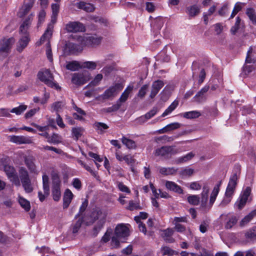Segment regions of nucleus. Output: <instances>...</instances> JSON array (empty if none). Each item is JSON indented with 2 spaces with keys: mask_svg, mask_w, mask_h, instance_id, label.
<instances>
[{
  "mask_svg": "<svg viewBox=\"0 0 256 256\" xmlns=\"http://www.w3.org/2000/svg\"><path fill=\"white\" fill-rule=\"evenodd\" d=\"M106 212L99 208L93 209L88 218H90V223L93 224L98 220L96 224L93 228L94 235L96 236L103 227L106 221Z\"/></svg>",
  "mask_w": 256,
  "mask_h": 256,
  "instance_id": "nucleus-1",
  "label": "nucleus"
},
{
  "mask_svg": "<svg viewBox=\"0 0 256 256\" xmlns=\"http://www.w3.org/2000/svg\"><path fill=\"white\" fill-rule=\"evenodd\" d=\"M38 78L41 82H44L49 87L56 90L60 88L58 84L55 82L52 74L48 69L38 72Z\"/></svg>",
  "mask_w": 256,
  "mask_h": 256,
  "instance_id": "nucleus-2",
  "label": "nucleus"
},
{
  "mask_svg": "<svg viewBox=\"0 0 256 256\" xmlns=\"http://www.w3.org/2000/svg\"><path fill=\"white\" fill-rule=\"evenodd\" d=\"M52 194L55 201H58L60 198V180L58 174L54 172L52 173Z\"/></svg>",
  "mask_w": 256,
  "mask_h": 256,
  "instance_id": "nucleus-3",
  "label": "nucleus"
},
{
  "mask_svg": "<svg viewBox=\"0 0 256 256\" xmlns=\"http://www.w3.org/2000/svg\"><path fill=\"white\" fill-rule=\"evenodd\" d=\"M52 29L53 26L50 25H49L46 30L43 34V35L41 36L40 39L41 42H44V41L46 40L48 41L46 44V54L48 59L50 62H52L53 61L52 52L50 42V38L52 36Z\"/></svg>",
  "mask_w": 256,
  "mask_h": 256,
  "instance_id": "nucleus-4",
  "label": "nucleus"
},
{
  "mask_svg": "<svg viewBox=\"0 0 256 256\" xmlns=\"http://www.w3.org/2000/svg\"><path fill=\"white\" fill-rule=\"evenodd\" d=\"M178 152V150L174 146H163L156 150V156H160L165 159L170 158L172 155Z\"/></svg>",
  "mask_w": 256,
  "mask_h": 256,
  "instance_id": "nucleus-5",
  "label": "nucleus"
},
{
  "mask_svg": "<svg viewBox=\"0 0 256 256\" xmlns=\"http://www.w3.org/2000/svg\"><path fill=\"white\" fill-rule=\"evenodd\" d=\"M16 42L14 38L5 36L0 40V54H8Z\"/></svg>",
  "mask_w": 256,
  "mask_h": 256,
  "instance_id": "nucleus-6",
  "label": "nucleus"
},
{
  "mask_svg": "<svg viewBox=\"0 0 256 256\" xmlns=\"http://www.w3.org/2000/svg\"><path fill=\"white\" fill-rule=\"evenodd\" d=\"M78 41L80 42L82 45L87 46H94L98 45L101 42L100 37L90 36H78Z\"/></svg>",
  "mask_w": 256,
  "mask_h": 256,
  "instance_id": "nucleus-7",
  "label": "nucleus"
},
{
  "mask_svg": "<svg viewBox=\"0 0 256 256\" xmlns=\"http://www.w3.org/2000/svg\"><path fill=\"white\" fill-rule=\"evenodd\" d=\"M4 171L10 180L16 186H19L20 185V179L17 175L16 172L13 166L9 165H6L4 166Z\"/></svg>",
  "mask_w": 256,
  "mask_h": 256,
  "instance_id": "nucleus-8",
  "label": "nucleus"
},
{
  "mask_svg": "<svg viewBox=\"0 0 256 256\" xmlns=\"http://www.w3.org/2000/svg\"><path fill=\"white\" fill-rule=\"evenodd\" d=\"M251 192V188L248 186L242 192L238 199L235 203V206L239 210H242L246 205L248 200V196Z\"/></svg>",
  "mask_w": 256,
  "mask_h": 256,
  "instance_id": "nucleus-9",
  "label": "nucleus"
},
{
  "mask_svg": "<svg viewBox=\"0 0 256 256\" xmlns=\"http://www.w3.org/2000/svg\"><path fill=\"white\" fill-rule=\"evenodd\" d=\"M79 42L80 44L70 42L66 43L64 48V54L68 56L82 51L84 46L82 45L80 42Z\"/></svg>",
  "mask_w": 256,
  "mask_h": 256,
  "instance_id": "nucleus-10",
  "label": "nucleus"
},
{
  "mask_svg": "<svg viewBox=\"0 0 256 256\" xmlns=\"http://www.w3.org/2000/svg\"><path fill=\"white\" fill-rule=\"evenodd\" d=\"M90 80L89 76L84 73H74L72 81L76 85L81 86Z\"/></svg>",
  "mask_w": 256,
  "mask_h": 256,
  "instance_id": "nucleus-11",
  "label": "nucleus"
},
{
  "mask_svg": "<svg viewBox=\"0 0 256 256\" xmlns=\"http://www.w3.org/2000/svg\"><path fill=\"white\" fill-rule=\"evenodd\" d=\"M66 28L70 32H82L85 30L84 24L80 22H70L66 25Z\"/></svg>",
  "mask_w": 256,
  "mask_h": 256,
  "instance_id": "nucleus-12",
  "label": "nucleus"
},
{
  "mask_svg": "<svg viewBox=\"0 0 256 256\" xmlns=\"http://www.w3.org/2000/svg\"><path fill=\"white\" fill-rule=\"evenodd\" d=\"M120 88L119 84L110 87L104 93L100 96L102 100H108L114 97L116 95L117 91Z\"/></svg>",
  "mask_w": 256,
  "mask_h": 256,
  "instance_id": "nucleus-13",
  "label": "nucleus"
},
{
  "mask_svg": "<svg viewBox=\"0 0 256 256\" xmlns=\"http://www.w3.org/2000/svg\"><path fill=\"white\" fill-rule=\"evenodd\" d=\"M114 234L120 238L128 237L129 235L128 228L124 224H119L115 228Z\"/></svg>",
  "mask_w": 256,
  "mask_h": 256,
  "instance_id": "nucleus-14",
  "label": "nucleus"
},
{
  "mask_svg": "<svg viewBox=\"0 0 256 256\" xmlns=\"http://www.w3.org/2000/svg\"><path fill=\"white\" fill-rule=\"evenodd\" d=\"M210 88L209 86H205L202 88L193 98V100L197 103H202L206 100V94Z\"/></svg>",
  "mask_w": 256,
  "mask_h": 256,
  "instance_id": "nucleus-15",
  "label": "nucleus"
},
{
  "mask_svg": "<svg viewBox=\"0 0 256 256\" xmlns=\"http://www.w3.org/2000/svg\"><path fill=\"white\" fill-rule=\"evenodd\" d=\"M24 163L30 173L38 174V172L36 170V167L34 164L35 158L32 156H25Z\"/></svg>",
  "mask_w": 256,
  "mask_h": 256,
  "instance_id": "nucleus-16",
  "label": "nucleus"
},
{
  "mask_svg": "<svg viewBox=\"0 0 256 256\" xmlns=\"http://www.w3.org/2000/svg\"><path fill=\"white\" fill-rule=\"evenodd\" d=\"M164 85V82L161 80H157L153 82L150 95V98H154Z\"/></svg>",
  "mask_w": 256,
  "mask_h": 256,
  "instance_id": "nucleus-17",
  "label": "nucleus"
},
{
  "mask_svg": "<svg viewBox=\"0 0 256 256\" xmlns=\"http://www.w3.org/2000/svg\"><path fill=\"white\" fill-rule=\"evenodd\" d=\"M10 140L16 144H29L32 142V140L28 137L23 136H10Z\"/></svg>",
  "mask_w": 256,
  "mask_h": 256,
  "instance_id": "nucleus-18",
  "label": "nucleus"
},
{
  "mask_svg": "<svg viewBox=\"0 0 256 256\" xmlns=\"http://www.w3.org/2000/svg\"><path fill=\"white\" fill-rule=\"evenodd\" d=\"M32 16L33 14H31L20 25V32L22 34H23V36H28V30L31 24Z\"/></svg>",
  "mask_w": 256,
  "mask_h": 256,
  "instance_id": "nucleus-19",
  "label": "nucleus"
},
{
  "mask_svg": "<svg viewBox=\"0 0 256 256\" xmlns=\"http://www.w3.org/2000/svg\"><path fill=\"white\" fill-rule=\"evenodd\" d=\"M162 232V237L166 242L173 243L175 242V240L172 236L174 232L172 228H168L163 230Z\"/></svg>",
  "mask_w": 256,
  "mask_h": 256,
  "instance_id": "nucleus-20",
  "label": "nucleus"
},
{
  "mask_svg": "<svg viewBox=\"0 0 256 256\" xmlns=\"http://www.w3.org/2000/svg\"><path fill=\"white\" fill-rule=\"evenodd\" d=\"M244 238L248 242H254L256 240V226L245 232Z\"/></svg>",
  "mask_w": 256,
  "mask_h": 256,
  "instance_id": "nucleus-21",
  "label": "nucleus"
},
{
  "mask_svg": "<svg viewBox=\"0 0 256 256\" xmlns=\"http://www.w3.org/2000/svg\"><path fill=\"white\" fill-rule=\"evenodd\" d=\"M74 195L69 189H66L64 192L63 198V208L64 209L68 207L72 200Z\"/></svg>",
  "mask_w": 256,
  "mask_h": 256,
  "instance_id": "nucleus-22",
  "label": "nucleus"
},
{
  "mask_svg": "<svg viewBox=\"0 0 256 256\" xmlns=\"http://www.w3.org/2000/svg\"><path fill=\"white\" fill-rule=\"evenodd\" d=\"M76 4L78 8L88 12H93L95 10V7L92 4L84 2H80L76 3Z\"/></svg>",
  "mask_w": 256,
  "mask_h": 256,
  "instance_id": "nucleus-23",
  "label": "nucleus"
},
{
  "mask_svg": "<svg viewBox=\"0 0 256 256\" xmlns=\"http://www.w3.org/2000/svg\"><path fill=\"white\" fill-rule=\"evenodd\" d=\"M166 188L178 194H183V190L182 188L176 184L171 181H166Z\"/></svg>",
  "mask_w": 256,
  "mask_h": 256,
  "instance_id": "nucleus-24",
  "label": "nucleus"
},
{
  "mask_svg": "<svg viewBox=\"0 0 256 256\" xmlns=\"http://www.w3.org/2000/svg\"><path fill=\"white\" fill-rule=\"evenodd\" d=\"M225 220H226V222L224 225V228L226 229L232 228L233 226H234L238 222V218L236 216L234 215H226Z\"/></svg>",
  "mask_w": 256,
  "mask_h": 256,
  "instance_id": "nucleus-25",
  "label": "nucleus"
},
{
  "mask_svg": "<svg viewBox=\"0 0 256 256\" xmlns=\"http://www.w3.org/2000/svg\"><path fill=\"white\" fill-rule=\"evenodd\" d=\"M30 41V38L28 36H23L22 38L19 40L16 50L19 52H22V50L27 46Z\"/></svg>",
  "mask_w": 256,
  "mask_h": 256,
  "instance_id": "nucleus-26",
  "label": "nucleus"
},
{
  "mask_svg": "<svg viewBox=\"0 0 256 256\" xmlns=\"http://www.w3.org/2000/svg\"><path fill=\"white\" fill-rule=\"evenodd\" d=\"M186 12L190 17H194L200 12V8L196 4H194L186 8Z\"/></svg>",
  "mask_w": 256,
  "mask_h": 256,
  "instance_id": "nucleus-27",
  "label": "nucleus"
},
{
  "mask_svg": "<svg viewBox=\"0 0 256 256\" xmlns=\"http://www.w3.org/2000/svg\"><path fill=\"white\" fill-rule=\"evenodd\" d=\"M52 14L51 16V22L54 24L57 20V17L60 11V5L58 4H52Z\"/></svg>",
  "mask_w": 256,
  "mask_h": 256,
  "instance_id": "nucleus-28",
  "label": "nucleus"
},
{
  "mask_svg": "<svg viewBox=\"0 0 256 256\" xmlns=\"http://www.w3.org/2000/svg\"><path fill=\"white\" fill-rule=\"evenodd\" d=\"M132 86H128L122 92L118 101L120 104L126 102L128 98L129 94L132 92Z\"/></svg>",
  "mask_w": 256,
  "mask_h": 256,
  "instance_id": "nucleus-29",
  "label": "nucleus"
},
{
  "mask_svg": "<svg viewBox=\"0 0 256 256\" xmlns=\"http://www.w3.org/2000/svg\"><path fill=\"white\" fill-rule=\"evenodd\" d=\"M122 142L128 149H136L137 148L136 144L134 140L129 139L126 136H123L122 138Z\"/></svg>",
  "mask_w": 256,
  "mask_h": 256,
  "instance_id": "nucleus-30",
  "label": "nucleus"
},
{
  "mask_svg": "<svg viewBox=\"0 0 256 256\" xmlns=\"http://www.w3.org/2000/svg\"><path fill=\"white\" fill-rule=\"evenodd\" d=\"M93 126L98 132L100 134L104 133V130L109 128L106 124L100 122H96L94 124Z\"/></svg>",
  "mask_w": 256,
  "mask_h": 256,
  "instance_id": "nucleus-31",
  "label": "nucleus"
},
{
  "mask_svg": "<svg viewBox=\"0 0 256 256\" xmlns=\"http://www.w3.org/2000/svg\"><path fill=\"white\" fill-rule=\"evenodd\" d=\"M209 188L208 186H204L202 188V192L201 194V202L202 206H205L208 200V194Z\"/></svg>",
  "mask_w": 256,
  "mask_h": 256,
  "instance_id": "nucleus-32",
  "label": "nucleus"
},
{
  "mask_svg": "<svg viewBox=\"0 0 256 256\" xmlns=\"http://www.w3.org/2000/svg\"><path fill=\"white\" fill-rule=\"evenodd\" d=\"M177 172V169L174 168H164L162 167L159 168V172L163 175H173Z\"/></svg>",
  "mask_w": 256,
  "mask_h": 256,
  "instance_id": "nucleus-33",
  "label": "nucleus"
},
{
  "mask_svg": "<svg viewBox=\"0 0 256 256\" xmlns=\"http://www.w3.org/2000/svg\"><path fill=\"white\" fill-rule=\"evenodd\" d=\"M256 216V209L251 212L248 215L243 218L240 222V226H244L248 224Z\"/></svg>",
  "mask_w": 256,
  "mask_h": 256,
  "instance_id": "nucleus-34",
  "label": "nucleus"
},
{
  "mask_svg": "<svg viewBox=\"0 0 256 256\" xmlns=\"http://www.w3.org/2000/svg\"><path fill=\"white\" fill-rule=\"evenodd\" d=\"M161 251L162 256H172L174 255L178 254V252L173 250L170 247L166 246L162 247Z\"/></svg>",
  "mask_w": 256,
  "mask_h": 256,
  "instance_id": "nucleus-35",
  "label": "nucleus"
},
{
  "mask_svg": "<svg viewBox=\"0 0 256 256\" xmlns=\"http://www.w3.org/2000/svg\"><path fill=\"white\" fill-rule=\"evenodd\" d=\"M238 176L236 173L233 174L230 177V180L228 184V186L230 188H232L236 190L237 184L238 180Z\"/></svg>",
  "mask_w": 256,
  "mask_h": 256,
  "instance_id": "nucleus-36",
  "label": "nucleus"
},
{
  "mask_svg": "<svg viewBox=\"0 0 256 256\" xmlns=\"http://www.w3.org/2000/svg\"><path fill=\"white\" fill-rule=\"evenodd\" d=\"M178 105V100H174L172 104L165 110L162 116L164 117L171 113Z\"/></svg>",
  "mask_w": 256,
  "mask_h": 256,
  "instance_id": "nucleus-37",
  "label": "nucleus"
},
{
  "mask_svg": "<svg viewBox=\"0 0 256 256\" xmlns=\"http://www.w3.org/2000/svg\"><path fill=\"white\" fill-rule=\"evenodd\" d=\"M126 208L130 211H133L134 210H141L142 208L139 202L130 200L128 202V204L126 207Z\"/></svg>",
  "mask_w": 256,
  "mask_h": 256,
  "instance_id": "nucleus-38",
  "label": "nucleus"
},
{
  "mask_svg": "<svg viewBox=\"0 0 256 256\" xmlns=\"http://www.w3.org/2000/svg\"><path fill=\"white\" fill-rule=\"evenodd\" d=\"M21 182L26 192L30 193L33 191L34 188L30 179L21 181Z\"/></svg>",
  "mask_w": 256,
  "mask_h": 256,
  "instance_id": "nucleus-39",
  "label": "nucleus"
},
{
  "mask_svg": "<svg viewBox=\"0 0 256 256\" xmlns=\"http://www.w3.org/2000/svg\"><path fill=\"white\" fill-rule=\"evenodd\" d=\"M246 14L252 23L256 25V12L255 10L252 8H248L246 10Z\"/></svg>",
  "mask_w": 256,
  "mask_h": 256,
  "instance_id": "nucleus-40",
  "label": "nucleus"
},
{
  "mask_svg": "<svg viewBox=\"0 0 256 256\" xmlns=\"http://www.w3.org/2000/svg\"><path fill=\"white\" fill-rule=\"evenodd\" d=\"M18 172L21 181L30 179L28 172L25 168L22 166L20 168Z\"/></svg>",
  "mask_w": 256,
  "mask_h": 256,
  "instance_id": "nucleus-41",
  "label": "nucleus"
},
{
  "mask_svg": "<svg viewBox=\"0 0 256 256\" xmlns=\"http://www.w3.org/2000/svg\"><path fill=\"white\" fill-rule=\"evenodd\" d=\"M18 202L21 206L24 208L26 212L29 211L30 208V202L25 198L20 197Z\"/></svg>",
  "mask_w": 256,
  "mask_h": 256,
  "instance_id": "nucleus-42",
  "label": "nucleus"
},
{
  "mask_svg": "<svg viewBox=\"0 0 256 256\" xmlns=\"http://www.w3.org/2000/svg\"><path fill=\"white\" fill-rule=\"evenodd\" d=\"M80 68H81V66H80L79 63L76 61L69 62L66 65V69L72 71L78 70Z\"/></svg>",
  "mask_w": 256,
  "mask_h": 256,
  "instance_id": "nucleus-43",
  "label": "nucleus"
},
{
  "mask_svg": "<svg viewBox=\"0 0 256 256\" xmlns=\"http://www.w3.org/2000/svg\"><path fill=\"white\" fill-rule=\"evenodd\" d=\"M187 200L190 204L194 206H197L200 202V198L197 195L188 196Z\"/></svg>",
  "mask_w": 256,
  "mask_h": 256,
  "instance_id": "nucleus-44",
  "label": "nucleus"
},
{
  "mask_svg": "<svg viewBox=\"0 0 256 256\" xmlns=\"http://www.w3.org/2000/svg\"><path fill=\"white\" fill-rule=\"evenodd\" d=\"M97 66V64L96 62L92 61H86L82 63L81 68H86L90 70H95Z\"/></svg>",
  "mask_w": 256,
  "mask_h": 256,
  "instance_id": "nucleus-45",
  "label": "nucleus"
},
{
  "mask_svg": "<svg viewBox=\"0 0 256 256\" xmlns=\"http://www.w3.org/2000/svg\"><path fill=\"white\" fill-rule=\"evenodd\" d=\"M183 116L186 118H194L199 117L200 115V112L197 111H190L186 112L182 114Z\"/></svg>",
  "mask_w": 256,
  "mask_h": 256,
  "instance_id": "nucleus-46",
  "label": "nucleus"
},
{
  "mask_svg": "<svg viewBox=\"0 0 256 256\" xmlns=\"http://www.w3.org/2000/svg\"><path fill=\"white\" fill-rule=\"evenodd\" d=\"M102 74H98L94 78V80H92L89 84H88V86H86L84 88H88L89 86H96L97 85H98L100 83V82L102 80Z\"/></svg>",
  "mask_w": 256,
  "mask_h": 256,
  "instance_id": "nucleus-47",
  "label": "nucleus"
},
{
  "mask_svg": "<svg viewBox=\"0 0 256 256\" xmlns=\"http://www.w3.org/2000/svg\"><path fill=\"white\" fill-rule=\"evenodd\" d=\"M61 141L60 136L56 134H53L51 136H50L48 140H47L48 142L54 144H59L61 142Z\"/></svg>",
  "mask_w": 256,
  "mask_h": 256,
  "instance_id": "nucleus-48",
  "label": "nucleus"
},
{
  "mask_svg": "<svg viewBox=\"0 0 256 256\" xmlns=\"http://www.w3.org/2000/svg\"><path fill=\"white\" fill-rule=\"evenodd\" d=\"M34 3V0H30V2L24 5V8L22 9V14L20 15V17H22L24 16H25L28 12L30 10L32 7Z\"/></svg>",
  "mask_w": 256,
  "mask_h": 256,
  "instance_id": "nucleus-49",
  "label": "nucleus"
},
{
  "mask_svg": "<svg viewBox=\"0 0 256 256\" xmlns=\"http://www.w3.org/2000/svg\"><path fill=\"white\" fill-rule=\"evenodd\" d=\"M84 130L82 128H74L72 129V134L78 140L83 133Z\"/></svg>",
  "mask_w": 256,
  "mask_h": 256,
  "instance_id": "nucleus-50",
  "label": "nucleus"
},
{
  "mask_svg": "<svg viewBox=\"0 0 256 256\" xmlns=\"http://www.w3.org/2000/svg\"><path fill=\"white\" fill-rule=\"evenodd\" d=\"M27 108L26 105H20L18 107L13 108L10 110V112L15 113L17 115L20 114L22 113Z\"/></svg>",
  "mask_w": 256,
  "mask_h": 256,
  "instance_id": "nucleus-51",
  "label": "nucleus"
},
{
  "mask_svg": "<svg viewBox=\"0 0 256 256\" xmlns=\"http://www.w3.org/2000/svg\"><path fill=\"white\" fill-rule=\"evenodd\" d=\"M195 156L194 154L192 152H190L186 156L179 158L178 159V162L179 163H182L184 162H186L190 160H191L192 158Z\"/></svg>",
  "mask_w": 256,
  "mask_h": 256,
  "instance_id": "nucleus-52",
  "label": "nucleus"
},
{
  "mask_svg": "<svg viewBox=\"0 0 256 256\" xmlns=\"http://www.w3.org/2000/svg\"><path fill=\"white\" fill-rule=\"evenodd\" d=\"M83 222V219L82 218H80L78 219V220L73 224L72 226V232L73 233H76L78 232V230H80V228L81 227L82 224Z\"/></svg>",
  "mask_w": 256,
  "mask_h": 256,
  "instance_id": "nucleus-53",
  "label": "nucleus"
},
{
  "mask_svg": "<svg viewBox=\"0 0 256 256\" xmlns=\"http://www.w3.org/2000/svg\"><path fill=\"white\" fill-rule=\"evenodd\" d=\"M218 192H218V187H216V188H214V189L212 191V192L211 194V195L210 196V199L209 204L210 207L212 206L213 204L214 203Z\"/></svg>",
  "mask_w": 256,
  "mask_h": 256,
  "instance_id": "nucleus-54",
  "label": "nucleus"
},
{
  "mask_svg": "<svg viewBox=\"0 0 256 256\" xmlns=\"http://www.w3.org/2000/svg\"><path fill=\"white\" fill-rule=\"evenodd\" d=\"M164 24L163 20L161 18H157L155 19L152 22V26L156 30H160L162 26Z\"/></svg>",
  "mask_w": 256,
  "mask_h": 256,
  "instance_id": "nucleus-55",
  "label": "nucleus"
},
{
  "mask_svg": "<svg viewBox=\"0 0 256 256\" xmlns=\"http://www.w3.org/2000/svg\"><path fill=\"white\" fill-rule=\"evenodd\" d=\"M182 126V124L178 122H174L168 124L164 127V129L168 132L180 128Z\"/></svg>",
  "mask_w": 256,
  "mask_h": 256,
  "instance_id": "nucleus-56",
  "label": "nucleus"
},
{
  "mask_svg": "<svg viewBox=\"0 0 256 256\" xmlns=\"http://www.w3.org/2000/svg\"><path fill=\"white\" fill-rule=\"evenodd\" d=\"M194 170L190 168H186L180 172V174L182 176H190L194 173Z\"/></svg>",
  "mask_w": 256,
  "mask_h": 256,
  "instance_id": "nucleus-57",
  "label": "nucleus"
},
{
  "mask_svg": "<svg viewBox=\"0 0 256 256\" xmlns=\"http://www.w3.org/2000/svg\"><path fill=\"white\" fill-rule=\"evenodd\" d=\"M39 148L41 150H52L54 152L58 154H62L63 153V151L59 148H56L53 146H44L42 148Z\"/></svg>",
  "mask_w": 256,
  "mask_h": 256,
  "instance_id": "nucleus-58",
  "label": "nucleus"
},
{
  "mask_svg": "<svg viewBox=\"0 0 256 256\" xmlns=\"http://www.w3.org/2000/svg\"><path fill=\"white\" fill-rule=\"evenodd\" d=\"M117 186L119 190L121 192L128 194H130V190L129 188L124 185L122 182H117Z\"/></svg>",
  "mask_w": 256,
  "mask_h": 256,
  "instance_id": "nucleus-59",
  "label": "nucleus"
},
{
  "mask_svg": "<svg viewBox=\"0 0 256 256\" xmlns=\"http://www.w3.org/2000/svg\"><path fill=\"white\" fill-rule=\"evenodd\" d=\"M232 196L225 194L224 199L222 200L220 204V206L221 207H224L226 206L230 202V201L232 199Z\"/></svg>",
  "mask_w": 256,
  "mask_h": 256,
  "instance_id": "nucleus-60",
  "label": "nucleus"
},
{
  "mask_svg": "<svg viewBox=\"0 0 256 256\" xmlns=\"http://www.w3.org/2000/svg\"><path fill=\"white\" fill-rule=\"evenodd\" d=\"M252 47H250L248 52L247 55L246 59V63H254L255 62V60L254 58H252Z\"/></svg>",
  "mask_w": 256,
  "mask_h": 256,
  "instance_id": "nucleus-61",
  "label": "nucleus"
},
{
  "mask_svg": "<svg viewBox=\"0 0 256 256\" xmlns=\"http://www.w3.org/2000/svg\"><path fill=\"white\" fill-rule=\"evenodd\" d=\"M150 188L155 198H158L160 196L161 190L160 189L156 190L152 183H150Z\"/></svg>",
  "mask_w": 256,
  "mask_h": 256,
  "instance_id": "nucleus-62",
  "label": "nucleus"
},
{
  "mask_svg": "<svg viewBox=\"0 0 256 256\" xmlns=\"http://www.w3.org/2000/svg\"><path fill=\"white\" fill-rule=\"evenodd\" d=\"M242 6L240 5V4L236 3L234 6L230 18H234V16L237 14V13L242 10Z\"/></svg>",
  "mask_w": 256,
  "mask_h": 256,
  "instance_id": "nucleus-63",
  "label": "nucleus"
},
{
  "mask_svg": "<svg viewBox=\"0 0 256 256\" xmlns=\"http://www.w3.org/2000/svg\"><path fill=\"white\" fill-rule=\"evenodd\" d=\"M148 88V85H147V84L144 85L139 90V92L138 94V96L141 98H143L146 94Z\"/></svg>",
  "mask_w": 256,
  "mask_h": 256,
  "instance_id": "nucleus-64",
  "label": "nucleus"
}]
</instances>
